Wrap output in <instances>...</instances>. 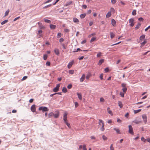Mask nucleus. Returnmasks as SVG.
I'll return each instance as SVG.
<instances>
[{"instance_id":"obj_1","label":"nucleus","mask_w":150,"mask_h":150,"mask_svg":"<svg viewBox=\"0 0 150 150\" xmlns=\"http://www.w3.org/2000/svg\"><path fill=\"white\" fill-rule=\"evenodd\" d=\"M99 125L100 126H101V124H102V126L100 128V130L102 131H103L105 130V128H104V124L103 123V121L101 120H99Z\"/></svg>"},{"instance_id":"obj_2","label":"nucleus","mask_w":150,"mask_h":150,"mask_svg":"<svg viewBox=\"0 0 150 150\" xmlns=\"http://www.w3.org/2000/svg\"><path fill=\"white\" fill-rule=\"evenodd\" d=\"M39 110H42L43 112L48 111L49 109L46 107H43L42 106L40 107L39 108Z\"/></svg>"},{"instance_id":"obj_3","label":"nucleus","mask_w":150,"mask_h":150,"mask_svg":"<svg viewBox=\"0 0 150 150\" xmlns=\"http://www.w3.org/2000/svg\"><path fill=\"white\" fill-rule=\"evenodd\" d=\"M67 114H68L67 112H65L64 113V116L63 117V119L64 122L68 121L67 117Z\"/></svg>"},{"instance_id":"obj_4","label":"nucleus","mask_w":150,"mask_h":150,"mask_svg":"<svg viewBox=\"0 0 150 150\" xmlns=\"http://www.w3.org/2000/svg\"><path fill=\"white\" fill-rule=\"evenodd\" d=\"M60 85V84H57L56 86L53 88V91L55 92H57L59 90Z\"/></svg>"},{"instance_id":"obj_5","label":"nucleus","mask_w":150,"mask_h":150,"mask_svg":"<svg viewBox=\"0 0 150 150\" xmlns=\"http://www.w3.org/2000/svg\"><path fill=\"white\" fill-rule=\"evenodd\" d=\"M134 20L133 18H131L129 19V23H130L129 25L131 27H132L134 25Z\"/></svg>"},{"instance_id":"obj_6","label":"nucleus","mask_w":150,"mask_h":150,"mask_svg":"<svg viewBox=\"0 0 150 150\" xmlns=\"http://www.w3.org/2000/svg\"><path fill=\"white\" fill-rule=\"evenodd\" d=\"M129 132L132 134H133L134 133L133 131V128L132 126L129 125Z\"/></svg>"},{"instance_id":"obj_7","label":"nucleus","mask_w":150,"mask_h":150,"mask_svg":"<svg viewBox=\"0 0 150 150\" xmlns=\"http://www.w3.org/2000/svg\"><path fill=\"white\" fill-rule=\"evenodd\" d=\"M74 60L72 61L71 62H70L67 65V67L69 69H70L73 64H74Z\"/></svg>"},{"instance_id":"obj_8","label":"nucleus","mask_w":150,"mask_h":150,"mask_svg":"<svg viewBox=\"0 0 150 150\" xmlns=\"http://www.w3.org/2000/svg\"><path fill=\"white\" fill-rule=\"evenodd\" d=\"M31 110L33 112H36L35 105L34 104L31 107Z\"/></svg>"},{"instance_id":"obj_9","label":"nucleus","mask_w":150,"mask_h":150,"mask_svg":"<svg viewBox=\"0 0 150 150\" xmlns=\"http://www.w3.org/2000/svg\"><path fill=\"white\" fill-rule=\"evenodd\" d=\"M142 117L144 123L146 124L147 122V116L145 115H142Z\"/></svg>"},{"instance_id":"obj_10","label":"nucleus","mask_w":150,"mask_h":150,"mask_svg":"<svg viewBox=\"0 0 150 150\" xmlns=\"http://www.w3.org/2000/svg\"><path fill=\"white\" fill-rule=\"evenodd\" d=\"M56 112L55 114H54V116L55 118H57L59 115V112L58 111H56Z\"/></svg>"},{"instance_id":"obj_11","label":"nucleus","mask_w":150,"mask_h":150,"mask_svg":"<svg viewBox=\"0 0 150 150\" xmlns=\"http://www.w3.org/2000/svg\"><path fill=\"white\" fill-rule=\"evenodd\" d=\"M54 51L55 54L59 56V52L58 49H55L54 50Z\"/></svg>"},{"instance_id":"obj_12","label":"nucleus","mask_w":150,"mask_h":150,"mask_svg":"<svg viewBox=\"0 0 150 150\" xmlns=\"http://www.w3.org/2000/svg\"><path fill=\"white\" fill-rule=\"evenodd\" d=\"M85 75L84 74H83L80 79V81L81 82H82L84 80V79L85 78Z\"/></svg>"},{"instance_id":"obj_13","label":"nucleus","mask_w":150,"mask_h":150,"mask_svg":"<svg viewBox=\"0 0 150 150\" xmlns=\"http://www.w3.org/2000/svg\"><path fill=\"white\" fill-rule=\"evenodd\" d=\"M38 24L39 25V28L40 29H44L45 28L44 26L42 25V23H41L38 22Z\"/></svg>"},{"instance_id":"obj_14","label":"nucleus","mask_w":150,"mask_h":150,"mask_svg":"<svg viewBox=\"0 0 150 150\" xmlns=\"http://www.w3.org/2000/svg\"><path fill=\"white\" fill-rule=\"evenodd\" d=\"M50 27L51 29H54L56 28V25L52 24L50 25Z\"/></svg>"},{"instance_id":"obj_15","label":"nucleus","mask_w":150,"mask_h":150,"mask_svg":"<svg viewBox=\"0 0 150 150\" xmlns=\"http://www.w3.org/2000/svg\"><path fill=\"white\" fill-rule=\"evenodd\" d=\"M116 24V22L115 20L114 19H112L111 21V24L112 25L114 26Z\"/></svg>"},{"instance_id":"obj_16","label":"nucleus","mask_w":150,"mask_h":150,"mask_svg":"<svg viewBox=\"0 0 150 150\" xmlns=\"http://www.w3.org/2000/svg\"><path fill=\"white\" fill-rule=\"evenodd\" d=\"M77 95L79 99L80 100H82V95L81 93H77Z\"/></svg>"},{"instance_id":"obj_17","label":"nucleus","mask_w":150,"mask_h":150,"mask_svg":"<svg viewBox=\"0 0 150 150\" xmlns=\"http://www.w3.org/2000/svg\"><path fill=\"white\" fill-rule=\"evenodd\" d=\"M111 16V12H109L106 14V17L107 18L110 17Z\"/></svg>"},{"instance_id":"obj_18","label":"nucleus","mask_w":150,"mask_h":150,"mask_svg":"<svg viewBox=\"0 0 150 150\" xmlns=\"http://www.w3.org/2000/svg\"><path fill=\"white\" fill-rule=\"evenodd\" d=\"M104 59H101L100 60L98 63V65H101L104 62Z\"/></svg>"},{"instance_id":"obj_19","label":"nucleus","mask_w":150,"mask_h":150,"mask_svg":"<svg viewBox=\"0 0 150 150\" xmlns=\"http://www.w3.org/2000/svg\"><path fill=\"white\" fill-rule=\"evenodd\" d=\"M118 104L119 106L120 107V108H122L123 107V105L122 104V103L120 101H119L118 102Z\"/></svg>"},{"instance_id":"obj_20","label":"nucleus","mask_w":150,"mask_h":150,"mask_svg":"<svg viewBox=\"0 0 150 150\" xmlns=\"http://www.w3.org/2000/svg\"><path fill=\"white\" fill-rule=\"evenodd\" d=\"M145 35H143L140 36L139 38V39L141 40H142L143 39H144L145 38Z\"/></svg>"},{"instance_id":"obj_21","label":"nucleus","mask_w":150,"mask_h":150,"mask_svg":"<svg viewBox=\"0 0 150 150\" xmlns=\"http://www.w3.org/2000/svg\"><path fill=\"white\" fill-rule=\"evenodd\" d=\"M114 130L116 131V132L118 134H120V130L116 128H114Z\"/></svg>"},{"instance_id":"obj_22","label":"nucleus","mask_w":150,"mask_h":150,"mask_svg":"<svg viewBox=\"0 0 150 150\" xmlns=\"http://www.w3.org/2000/svg\"><path fill=\"white\" fill-rule=\"evenodd\" d=\"M141 25V23H138V24L135 27V29L137 30V29H138L139 28V27Z\"/></svg>"},{"instance_id":"obj_23","label":"nucleus","mask_w":150,"mask_h":150,"mask_svg":"<svg viewBox=\"0 0 150 150\" xmlns=\"http://www.w3.org/2000/svg\"><path fill=\"white\" fill-rule=\"evenodd\" d=\"M62 91L64 93H66L67 92V88L65 87H63L62 89Z\"/></svg>"},{"instance_id":"obj_24","label":"nucleus","mask_w":150,"mask_h":150,"mask_svg":"<svg viewBox=\"0 0 150 150\" xmlns=\"http://www.w3.org/2000/svg\"><path fill=\"white\" fill-rule=\"evenodd\" d=\"M72 3V1H69L67 2L66 4L65 5V6H67L71 4Z\"/></svg>"},{"instance_id":"obj_25","label":"nucleus","mask_w":150,"mask_h":150,"mask_svg":"<svg viewBox=\"0 0 150 150\" xmlns=\"http://www.w3.org/2000/svg\"><path fill=\"white\" fill-rule=\"evenodd\" d=\"M146 43V41L145 40L144 41L142 42L141 43V45L140 46V47H142Z\"/></svg>"},{"instance_id":"obj_26","label":"nucleus","mask_w":150,"mask_h":150,"mask_svg":"<svg viewBox=\"0 0 150 150\" xmlns=\"http://www.w3.org/2000/svg\"><path fill=\"white\" fill-rule=\"evenodd\" d=\"M73 21L74 23H78L79 22L78 19L76 18H73Z\"/></svg>"},{"instance_id":"obj_27","label":"nucleus","mask_w":150,"mask_h":150,"mask_svg":"<svg viewBox=\"0 0 150 150\" xmlns=\"http://www.w3.org/2000/svg\"><path fill=\"white\" fill-rule=\"evenodd\" d=\"M141 110H142L141 109H139L138 110H134V114H136L140 112Z\"/></svg>"},{"instance_id":"obj_28","label":"nucleus","mask_w":150,"mask_h":150,"mask_svg":"<svg viewBox=\"0 0 150 150\" xmlns=\"http://www.w3.org/2000/svg\"><path fill=\"white\" fill-rule=\"evenodd\" d=\"M86 16V14L85 13L82 14L80 15V17L81 18H85Z\"/></svg>"},{"instance_id":"obj_29","label":"nucleus","mask_w":150,"mask_h":150,"mask_svg":"<svg viewBox=\"0 0 150 150\" xmlns=\"http://www.w3.org/2000/svg\"><path fill=\"white\" fill-rule=\"evenodd\" d=\"M9 11V9H8V10L5 12L4 16H6L8 15Z\"/></svg>"},{"instance_id":"obj_30","label":"nucleus","mask_w":150,"mask_h":150,"mask_svg":"<svg viewBox=\"0 0 150 150\" xmlns=\"http://www.w3.org/2000/svg\"><path fill=\"white\" fill-rule=\"evenodd\" d=\"M132 122L135 123L136 124H138L141 122L137 120H135L134 121H133Z\"/></svg>"},{"instance_id":"obj_31","label":"nucleus","mask_w":150,"mask_h":150,"mask_svg":"<svg viewBox=\"0 0 150 150\" xmlns=\"http://www.w3.org/2000/svg\"><path fill=\"white\" fill-rule=\"evenodd\" d=\"M64 123L67 125V126L69 128H71V127L70 125V124L68 122V121L66 122H65Z\"/></svg>"},{"instance_id":"obj_32","label":"nucleus","mask_w":150,"mask_h":150,"mask_svg":"<svg viewBox=\"0 0 150 150\" xmlns=\"http://www.w3.org/2000/svg\"><path fill=\"white\" fill-rule=\"evenodd\" d=\"M44 21L46 23H50L51 22V21L50 20L46 19L45 18H44Z\"/></svg>"},{"instance_id":"obj_33","label":"nucleus","mask_w":150,"mask_h":150,"mask_svg":"<svg viewBox=\"0 0 150 150\" xmlns=\"http://www.w3.org/2000/svg\"><path fill=\"white\" fill-rule=\"evenodd\" d=\"M8 22V20H6L4 21H3L1 23V25H4V24H5V23H6Z\"/></svg>"},{"instance_id":"obj_34","label":"nucleus","mask_w":150,"mask_h":150,"mask_svg":"<svg viewBox=\"0 0 150 150\" xmlns=\"http://www.w3.org/2000/svg\"><path fill=\"white\" fill-rule=\"evenodd\" d=\"M110 38H111V39L113 38L115 36V34L112 32H111V33H110Z\"/></svg>"},{"instance_id":"obj_35","label":"nucleus","mask_w":150,"mask_h":150,"mask_svg":"<svg viewBox=\"0 0 150 150\" xmlns=\"http://www.w3.org/2000/svg\"><path fill=\"white\" fill-rule=\"evenodd\" d=\"M102 54V53L101 52H98V53L97 55V57H100L101 56V55Z\"/></svg>"},{"instance_id":"obj_36","label":"nucleus","mask_w":150,"mask_h":150,"mask_svg":"<svg viewBox=\"0 0 150 150\" xmlns=\"http://www.w3.org/2000/svg\"><path fill=\"white\" fill-rule=\"evenodd\" d=\"M52 5V4H49V5H47V6H44L43 8V9H44L46 8H47L49 7H50Z\"/></svg>"},{"instance_id":"obj_37","label":"nucleus","mask_w":150,"mask_h":150,"mask_svg":"<svg viewBox=\"0 0 150 150\" xmlns=\"http://www.w3.org/2000/svg\"><path fill=\"white\" fill-rule=\"evenodd\" d=\"M54 114L52 112H51L49 114L48 117L50 118L52 116L54 115Z\"/></svg>"},{"instance_id":"obj_38","label":"nucleus","mask_w":150,"mask_h":150,"mask_svg":"<svg viewBox=\"0 0 150 150\" xmlns=\"http://www.w3.org/2000/svg\"><path fill=\"white\" fill-rule=\"evenodd\" d=\"M69 73L70 74H73L74 73V70H69Z\"/></svg>"},{"instance_id":"obj_39","label":"nucleus","mask_w":150,"mask_h":150,"mask_svg":"<svg viewBox=\"0 0 150 150\" xmlns=\"http://www.w3.org/2000/svg\"><path fill=\"white\" fill-rule=\"evenodd\" d=\"M96 38L95 37L92 38L90 41V42H93V41H94L96 40Z\"/></svg>"},{"instance_id":"obj_40","label":"nucleus","mask_w":150,"mask_h":150,"mask_svg":"<svg viewBox=\"0 0 150 150\" xmlns=\"http://www.w3.org/2000/svg\"><path fill=\"white\" fill-rule=\"evenodd\" d=\"M47 57V55L46 54H45L43 55V59L44 60H46Z\"/></svg>"},{"instance_id":"obj_41","label":"nucleus","mask_w":150,"mask_h":150,"mask_svg":"<svg viewBox=\"0 0 150 150\" xmlns=\"http://www.w3.org/2000/svg\"><path fill=\"white\" fill-rule=\"evenodd\" d=\"M78 51H82V50H81L79 48H78L76 50H75L73 52H76Z\"/></svg>"},{"instance_id":"obj_42","label":"nucleus","mask_w":150,"mask_h":150,"mask_svg":"<svg viewBox=\"0 0 150 150\" xmlns=\"http://www.w3.org/2000/svg\"><path fill=\"white\" fill-rule=\"evenodd\" d=\"M127 90V89L126 87L123 88L122 89V90L123 91V92L125 93L126 92Z\"/></svg>"},{"instance_id":"obj_43","label":"nucleus","mask_w":150,"mask_h":150,"mask_svg":"<svg viewBox=\"0 0 150 150\" xmlns=\"http://www.w3.org/2000/svg\"><path fill=\"white\" fill-rule=\"evenodd\" d=\"M132 14L133 16H135L136 14V11L135 10H134L132 12Z\"/></svg>"},{"instance_id":"obj_44","label":"nucleus","mask_w":150,"mask_h":150,"mask_svg":"<svg viewBox=\"0 0 150 150\" xmlns=\"http://www.w3.org/2000/svg\"><path fill=\"white\" fill-rule=\"evenodd\" d=\"M102 138L104 140H106L107 139V138L104 135L102 136Z\"/></svg>"},{"instance_id":"obj_45","label":"nucleus","mask_w":150,"mask_h":150,"mask_svg":"<svg viewBox=\"0 0 150 150\" xmlns=\"http://www.w3.org/2000/svg\"><path fill=\"white\" fill-rule=\"evenodd\" d=\"M141 140L142 141L145 142L146 141H147V139H145L143 137H142L141 138Z\"/></svg>"},{"instance_id":"obj_46","label":"nucleus","mask_w":150,"mask_h":150,"mask_svg":"<svg viewBox=\"0 0 150 150\" xmlns=\"http://www.w3.org/2000/svg\"><path fill=\"white\" fill-rule=\"evenodd\" d=\"M62 36V34L61 33H58L57 34V37L58 38H60Z\"/></svg>"},{"instance_id":"obj_47","label":"nucleus","mask_w":150,"mask_h":150,"mask_svg":"<svg viewBox=\"0 0 150 150\" xmlns=\"http://www.w3.org/2000/svg\"><path fill=\"white\" fill-rule=\"evenodd\" d=\"M110 150H114V148L113 146V144H111L110 146Z\"/></svg>"},{"instance_id":"obj_48","label":"nucleus","mask_w":150,"mask_h":150,"mask_svg":"<svg viewBox=\"0 0 150 150\" xmlns=\"http://www.w3.org/2000/svg\"><path fill=\"white\" fill-rule=\"evenodd\" d=\"M124 93H124L123 92H120V95L122 97H124Z\"/></svg>"},{"instance_id":"obj_49","label":"nucleus","mask_w":150,"mask_h":150,"mask_svg":"<svg viewBox=\"0 0 150 150\" xmlns=\"http://www.w3.org/2000/svg\"><path fill=\"white\" fill-rule=\"evenodd\" d=\"M61 45L62 46L63 48L64 49H66V46L64 44H62Z\"/></svg>"},{"instance_id":"obj_50","label":"nucleus","mask_w":150,"mask_h":150,"mask_svg":"<svg viewBox=\"0 0 150 150\" xmlns=\"http://www.w3.org/2000/svg\"><path fill=\"white\" fill-rule=\"evenodd\" d=\"M111 0V3L112 4H115L116 2V0Z\"/></svg>"},{"instance_id":"obj_51","label":"nucleus","mask_w":150,"mask_h":150,"mask_svg":"<svg viewBox=\"0 0 150 150\" xmlns=\"http://www.w3.org/2000/svg\"><path fill=\"white\" fill-rule=\"evenodd\" d=\"M138 20L139 21H144V19L142 17H140L138 18Z\"/></svg>"},{"instance_id":"obj_52","label":"nucleus","mask_w":150,"mask_h":150,"mask_svg":"<svg viewBox=\"0 0 150 150\" xmlns=\"http://www.w3.org/2000/svg\"><path fill=\"white\" fill-rule=\"evenodd\" d=\"M121 86L123 88H125L126 86V84L125 83H122L121 84Z\"/></svg>"},{"instance_id":"obj_53","label":"nucleus","mask_w":150,"mask_h":150,"mask_svg":"<svg viewBox=\"0 0 150 150\" xmlns=\"http://www.w3.org/2000/svg\"><path fill=\"white\" fill-rule=\"evenodd\" d=\"M79 105V104L78 102H75V106L76 108Z\"/></svg>"},{"instance_id":"obj_54","label":"nucleus","mask_w":150,"mask_h":150,"mask_svg":"<svg viewBox=\"0 0 150 150\" xmlns=\"http://www.w3.org/2000/svg\"><path fill=\"white\" fill-rule=\"evenodd\" d=\"M83 150H87L85 145L84 144L83 145Z\"/></svg>"},{"instance_id":"obj_55","label":"nucleus","mask_w":150,"mask_h":150,"mask_svg":"<svg viewBox=\"0 0 150 150\" xmlns=\"http://www.w3.org/2000/svg\"><path fill=\"white\" fill-rule=\"evenodd\" d=\"M46 65L47 66H50V62H47L46 63Z\"/></svg>"},{"instance_id":"obj_56","label":"nucleus","mask_w":150,"mask_h":150,"mask_svg":"<svg viewBox=\"0 0 150 150\" xmlns=\"http://www.w3.org/2000/svg\"><path fill=\"white\" fill-rule=\"evenodd\" d=\"M108 113L110 114L111 115H113V114L112 112V111L111 110H109V111H107Z\"/></svg>"},{"instance_id":"obj_57","label":"nucleus","mask_w":150,"mask_h":150,"mask_svg":"<svg viewBox=\"0 0 150 150\" xmlns=\"http://www.w3.org/2000/svg\"><path fill=\"white\" fill-rule=\"evenodd\" d=\"M100 78L101 80L103 79V74H100Z\"/></svg>"},{"instance_id":"obj_58","label":"nucleus","mask_w":150,"mask_h":150,"mask_svg":"<svg viewBox=\"0 0 150 150\" xmlns=\"http://www.w3.org/2000/svg\"><path fill=\"white\" fill-rule=\"evenodd\" d=\"M52 1V0H48L47 1H46V2H44L43 3V4H45L50 2H51Z\"/></svg>"},{"instance_id":"obj_59","label":"nucleus","mask_w":150,"mask_h":150,"mask_svg":"<svg viewBox=\"0 0 150 150\" xmlns=\"http://www.w3.org/2000/svg\"><path fill=\"white\" fill-rule=\"evenodd\" d=\"M72 86L71 84H69L67 86V88L68 89H70L71 88Z\"/></svg>"},{"instance_id":"obj_60","label":"nucleus","mask_w":150,"mask_h":150,"mask_svg":"<svg viewBox=\"0 0 150 150\" xmlns=\"http://www.w3.org/2000/svg\"><path fill=\"white\" fill-rule=\"evenodd\" d=\"M27 78V76H24L23 78H22V80H24L26 79Z\"/></svg>"},{"instance_id":"obj_61","label":"nucleus","mask_w":150,"mask_h":150,"mask_svg":"<svg viewBox=\"0 0 150 150\" xmlns=\"http://www.w3.org/2000/svg\"><path fill=\"white\" fill-rule=\"evenodd\" d=\"M100 102H104V99L103 98L101 97L100 98Z\"/></svg>"},{"instance_id":"obj_62","label":"nucleus","mask_w":150,"mask_h":150,"mask_svg":"<svg viewBox=\"0 0 150 150\" xmlns=\"http://www.w3.org/2000/svg\"><path fill=\"white\" fill-rule=\"evenodd\" d=\"M86 42V40H83L82 42H81V44H83L85 43Z\"/></svg>"},{"instance_id":"obj_63","label":"nucleus","mask_w":150,"mask_h":150,"mask_svg":"<svg viewBox=\"0 0 150 150\" xmlns=\"http://www.w3.org/2000/svg\"><path fill=\"white\" fill-rule=\"evenodd\" d=\"M96 34L95 33H92L89 35V37H91L92 36L96 35Z\"/></svg>"},{"instance_id":"obj_64","label":"nucleus","mask_w":150,"mask_h":150,"mask_svg":"<svg viewBox=\"0 0 150 150\" xmlns=\"http://www.w3.org/2000/svg\"><path fill=\"white\" fill-rule=\"evenodd\" d=\"M117 122H119L120 123H121V122H122V121L120 120V119H119L118 118L117 119Z\"/></svg>"}]
</instances>
